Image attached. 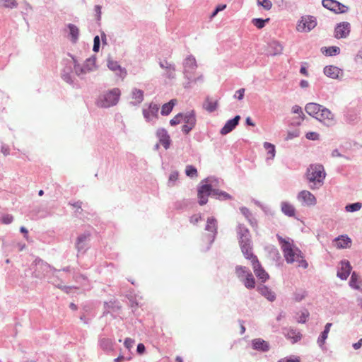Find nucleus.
<instances>
[{
	"label": "nucleus",
	"mask_w": 362,
	"mask_h": 362,
	"mask_svg": "<svg viewBox=\"0 0 362 362\" xmlns=\"http://www.w3.org/2000/svg\"><path fill=\"white\" fill-rule=\"evenodd\" d=\"M33 263L35 266L33 272L35 277L38 279L47 278L49 283L54 284L55 278H57L55 273L60 270L55 269L40 257H37Z\"/></svg>",
	"instance_id": "7ed1b4c3"
},
{
	"label": "nucleus",
	"mask_w": 362,
	"mask_h": 362,
	"mask_svg": "<svg viewBox=\"0 0 362 362\" xmlns=\"http://www.w3.org/2000/svg\"><path fill=\"white\" fill-rule=\"evenodd\" d=\"M284 47L278 41L274 40L268 45V54L271 56L279 55L282 53Z\"/></svg>",
	"instance_id": "b1692460"
},
{
	"label": "nucleus",
	"mask_w": 362,
	"mask_h": 362,
	"mask_svg": "<svg viewBox=\"0 0 362 362\" xmlns=\"http://www.w3.org/2000/svg\"><path fill=\"white\" fill-rule=\"evenodd\" d=\"M354 61L357 64H362V49L358 52L354 57Z\"/></svg>",
	"instance_id": "774afa93"
},
{
	"label": "nucleus",
	"mask_w": 362,
	"mask_h": 362,
	"mask_svg": "<svg viewBox=\"0 0 362 362\" xmlns=\"http://www.w3.org/2000/svg\"><path fill=\"white\" fill-rule=\"evenodd\" d=\"M240 211L247 220H248L250 218H251L252 216H253L252 214L249 210V209L245 206L240 207Z\"/></svg>",
	"instance_id": "13d9d810"
},
{
	"label": "nucleus",
	"mask_w": 362,
	"mask_h": 362,
	"mask_svg": "<svg viewBox=\"0 0 362 362\" xmlns=\"http://www.w3.org/2000/svg\"><path fill=\"white\" fill-rule=\"evenodd\" d=\"M252 346L253 349L262 352H267L270 349L269 344L261 338L253 339Z\"/></svg>",
	"instance_id": "4be33fe9"
},
{
	"label": "nucleus",
	"mask_w": 362,
	"mask_h": 362,
	"mask_svg": "<svg viewBox=\"0 0 362 362\" xmlns=\"http://www.w3.org/2000/svg\"><path fill=\"white\" fill-rule=\"evenodd\" d=\"M349 284L352 288L360 290L358 276L355 272H352Z\"/></svg>",
	"instance_id": "a19ab883"
},
{
	"label": "nucleus",
	"mask_w": 362,
	"mask_h": 362,
	"mask_svg": "<svg viewBox=\"0 0 362 362\" xmlns=\"http://www.w3.org/2000/svg\"><path fill=\"white\" fill-rule=\"evenodd\" d=\"M322 107V105L318 103H309L305 105V110L309 115L317 119Z\"/></svg>",
	"instance_id": "aec40b11"
},
{
	"label": "nucleus",
	"mask_w": 362,
	"mask_h": 362,
	"mask_svg": "<svg viewBox=\"0 0 362 362\" xmlns=\"http://www.w3.org/2000/svg\"><path fill=\"white\" fill-rule=\"evenodd\" d=\"M277 238L281 245V250L286 262L288 264L293 263L295 261V254H296V252L293 249L292 245L279 235H277Z\"/></svg>",
	"instance_id": "6e6552de"
},
{
	"label": "nucleus",
	"mask_w": 362,
	"mask_h": 362,
	"mask_svg": "<svg viewBox=\"0 0 362 362\" xmlns=\"http://www.w3.org/2000/svg\"><path fill=\"white\" fill-rule=\"evenodd\" d=\"M156 137L165 150H168L171 144L170 136L168 131L164 128H158L156 133Z\"/></svg>",
	"instance_id": "f8f14e48"
},
{
	"label": "nucleus",
	"mask_w": 362,
	"mask_h": 362,
	"mask_svg": "<svg viewBox=\"0 0 362 362\" xmlns=\"http://www.w3.org/2000/svg\"><path fill=\"white\" fill-rule=\"evenodd\" d=\"M100 40L98 35L94 37L93 51L98 52L100 49Z\"/></svg>",
	"instance_id": "052dcab7"
},
{
	"label": "nucleus",
	"mask_w": 362,
	"mask_h": 362,
	"mask_svg": "<svg viewBox=\"0 0 362 362\" xmlns=\"http://www.w3.org/2000/svg\"><path fill=\"white\" fill-rule=\"evenodd\" d=\"M341 265V269L337 271V276L341 280H346L351 271V264L349 261L342 260Z\"/></svg>",
	"instance_id": "f3484780"
},
{
	"label": "nucleus",
	"mask_w": 362,
	"mask_h": 362,
	"mask_svg": "<svg viewBox=\"0 0 362 362\" xmlns=\"http://www.w3.org/2000/svg\"><path fill=\"white\" fill-rule=\"evenodd\" d=\"M300 136V131L295 129L294 131L288 132L286 137V140H291Z\"/></svg>",
	"instance_id": "bf43d9fd"
},
{
	"label": "nucleus",
	"mask_w": 362,
	"mask_h": 362,
	"mask_svg": "<svg viewBox=\"0 0 362 362\" xmlns=\"http://www.w3.org/2000/svg\"><path fill=\"white\" fill-rule=\"evenodd\" d=\"M240 119V116L236 115L233 119L228 120L221 128L220 131L221 134L226 135L232 132L238 125Z\"/></svg>",
	"instance_id": "2eb2a0df"
},
{
	"label": "nucleus",
	"mask_w": 362,
	"mask_h": 362,
	"mask_svg": "<svg viewBox=\"0 0 362 362\" xmlns=\"http://www.w3.org/2000/svg\"><path fill=\"white\" fill-rule=\"evenodd\" d=\"M183 113L180 112L176 115L173 119L170 120V124L171 126H175L182 122Z\"/></svg>",
	"instance_id": "5fc2aeb1"
},
{
	"label": "nucleus",
	"mask_w": 362,
	"mask_h": 362,
	"mask_svg": "<svg viewBox=\"0 0 362 362\" xmlns=\"http://www.w3.org/2000/svg\"><path fill=\"white\" fill-rule=\"evenodd\" d=\"M56 287L60 288L62 291H64L66 293H69L72 289H76V287L74 286H63L59 283H57V280H54V284H52Z\"/></svg>",
	"instance_id": "3c124183"
},
{
	"label": "nucleus",
	"mask_w": 362,
	"mask_h": 362,
	"mask_svg": "<svg viewBox=\"0 0 362 362\" xmlns=\"http://www.w3.org/2000/svg\"><path fill=\"white\" fill-rule=\"evenodd\" d=\"M317 18L310 15H305L298 21L296 29L298 32L308 33L317 25Z\"/></svg>",
	"instance_id": "0eeeda50"
},
{
	"label": "nucleus",
	"mask_w": 362,
	"mask_h": 362,
	"mask_svg": "<svg viewBox=\"0 0 362 362\" xmlns=\"http://www.w3.org/2000/svg\"><path fill=\"white\" fill-rule=\"evenodd\" d=\"M237 238L240 247L252 246V236L249 229L243 223H238L237 228Z\"/></svg>",
	"instance_id": "423d86ee"
},
{
	"label": "nucleus",
	"mask_w": 362,
	"mask_h": 362,
	"mask_svg": "<svg viewBox=\"0 0 362 362\" xmlns=\"http://www.w3.org/2000/svg\"><path fill=\"white\" fill-rule=\"evenodd\" d=\"M264 148L267 150V154L269 157L267 158L273 159L275 156V146L271 143L269 142H264Z\"/></svg>",
	"instance_id": "37998d69"
},
{
	"label": "nucleus",
	"mask_w": 362,
	"mask_h": 362,
	"mask_svg": "<svg viewBox=\"0 0 362 362\" xmlns=\"http://www.w3.org/2000/svg\"><path fill=\"white\" fill-rule=\"evenodd\" d=\"M332 325V324L330 322L327 323L325 326L324 330L321 332L320 335L319 336L317 339V344L320 347H322V346L325 344Z\"/></svg>",
	"instance_id": "7c9ffc66"
},
{
	"label": "nucleus",
	"mask_w": 362,
	"mask_h": 362,
	"mask_svg": "<svg viewBox=\"0 0 362 362\" xmlns=\"http://www.w3.org/2000/svg\"><path fill=\"white\" fill-rule=\"evenodd\" d=\"M307 296V292L305 290L300 289V291H296L293 293L294 300L296 302H300Z\"/></svg>",
	"instance_id": "09e8293b"
},
{
	"label": "nucleus",
	"mask_w": 362,
	"mask_h": 362,
	"mask_svg": "<svg viewBox=\"0 0 362 362\" xmlns=\"http://www.w3.org/2000/svg\"><path fill=\"white\" fill-rule=\"evenodd\" d=\"M362 208V204L361 202H355L349 204L345 206V210L348 212H355L360 210Z\"/></svg>",
	"instance_id": "49530a36"
},
{
	"label": "nucleus",
	"mask_w": 362,
	"mask_h": 362,
	"mask_svg": "<svg viewBox=\"0 0 362 362\" xmlns=\"http://www.w3.org/2000/svg\"><path fill=\"white\" fill-rule=\"evenodd\" d=\"M269 18L263 19V18H253L252 20V24L259 29H261L264 27L266 22H268Z\"/></svg>",
	"instance_id": "de8ad7c7"
},
{
	"label": "nucleus",
	"mask_w": 362,
	"mask_h": 362,
	"mask_svg": "<svg viewBox=\"0 0 362 362\" xmlns=\"http://www.w3.org/2000/svg\"><path fill=\"white\" fill-rule=\"evenodd\" d=\"M351 32V24L349 22H341L334 28V37L337 39L346 38Z\"/></svg>",
	"instance_id": "9d476101"
},
{
	"label": "nucleus",
	"mask_w": 362,
	"mask_h": 362,
	"mask_svg": "<svg viewBox=\"0 0 362 362\" xmlns=\"http://www.w3.org/2000/svg\"><path fill=\"white\" fill-rule=\"evenodd\" d=\"M288 334L290 338L293 339V342H297L301 339V334L296 330L291 329Z\"/></svg>",
	"instance_id": "4d7b16f0"
},
{
	"label": "nucleus",
	"mask_w": 362,
	"mask_h": 362,
	"mask_svg": "<svg viewBox=\"0 0 362 362\" xmlns=\"http://www.w3.org/2000/svg\"><path fill=\"white\" fill-rule=\"evenodd\" d=\"M338 248H346L349 247L351 243V239L347 235H339L334 239Z\"/></svg>",
	"instance_id": "c756f323"
},
{
	"label": "nucleus",
	"mask_w": 362,
	"mask_h": 362,
	"mask_svg": "<svg viewBox=\"0 0 362 362\" xmlns=\"http://www.w3.org/2000/svg\"><path fill=\"white\" fill-rule=\"evenodd\" d=\"M258 6H262L265 10L269 11L272 7V3L270 0H257Z\"/></svg>",
	"instance_id": "864d4df0"
},
{
	"label": "nucleus",
	"mask_w": 362,
	"mask_h": 362,
	"mask_svg": "<svg viewBox=\"0 0 362 362\" xmlns=\"http://www.w3.org/2000/svg\"><path fill=\"white\" fill-rule=\"evenodd\" d=\"M349 11V7L338 1L337 8L334 9L335 13H345Z\"/></svg>",
	"instance_id": "603ef678"
},
{
	"label": "nucleus",
	"mask_w": 362,
	"mask_h": 362,
	"mask_svg": "<svg viewBox=\"0 0 362 362\" xmlns=\"http://www.w3.org/2000/svg\"><path fill=\"white\" fill-rule=\"evenodd\" d=\"M319 134L315 132H308L305 135L306 139L313 141L319 139Z\"/></svg>",
	"instance_id": "69168bd1"
},
{
	"label": "nucleus",
	"mask_w": 362,
	"mask_h": 362,
	"mask_svg": "<svg viewBox=\"0 0 362 362\" xmlns=\"http://www.w3.org/2000/svg\"><path fill=\"white\" fill-rule=\"evenodd\" d=\"M205 230L213 233L211 242H214L218 233L217 220L214 217L211 216L207 218Z\"/></svg>",
	"instance_id": "393cba45"
},
{
	"label": "nucleus",
	"mask_w": 362,
	"mask_h": 362,
	"mask_svg": "<svg viewBox=\"0 0 362 362\" xmlns=\"http://www.w3.org/2000/svg\"><path fill=\"white\" fill-rule=\"evenodd\" d=\"M217 101H211L209 97L206 98L204 108L209 112H214L217 108Z\"/></svg>",
	"instance_id": "58836bf2"
},
{
	"label": "nucleus",
	"mask_w": 362,
	"mask_h": 362,
	"mask_svg": "<svg viewBox=\"0 0 362 362\" xmlns=\"http://www.w3.org/2000/svg\"><path fill=\"white\" fill-rule=\"evenodd\" d=\"M325 176L324 167L321 164L310 165L305 173L311 189H319L323 185Z\"/></svg>",
	"instance_id": "f03ea898"
},
{
	"label": "nucleus",
	"mask_w": 362,
	"mask_h": 362,
	"mask_svg": "<svg viewBox=\"0 0 362 362\" xmlns=\"http://www.w3.org/2000/svg\"><path fill=\"white\" fill-rule=\"evenodd\" d=\"M250 272V270L247 267L241 265H237L235 269V274L241 281Z\"/></svg>",
	"instance_id": "c9c22d12"
},
{
	"label": "nucleus",
	"mask_w": 362,
	"mask_h": 362,
	"mask_svg": "<svg viewBox=\"0 0 362 362\" xmlns=\"http://www.w3.org/2000/svg\"><path fill=\"white\" fill-rule=\"evenodd\" d=\"M185 173L187 176L190 177L197 176V170L196 168L191 165H188L186 166Z\"/></svg>",
	"instance_id": "8fccbe9b"
},
{
	"label": "nucleus",
	"mask_w": 362,
	"mask_h": 362,
	"mask_svg": "<svg viewBox=\"0 0 362 362\" xmlns=\"http://www.w3.org/2000/svg\"><path fill=\"white\" fill-rule=\"evenodd\" d=\"M159 66L160 68L165 69L166 70H175V64L169 63L166 60L160 61L159 62Z\"/></svg>",
	"instance_id": "6e6d98bb"
},
{
	"label": "nucleus",
	"mask_w": 362,
	"mask_h": 362,
	"mask_svg": "<svg viewBox=\"0 0 362 362\" xmlns=\"http://www.w3.org/2000/svg\"><path fill=\"white\" fill-rule=\"evenodd\" d=\"M226 5H225V4H219V5H218V6L215 8V9L214 10V11L211 13L210 18H214V17L217 15V13H218V12H220V11H221L224 10V9L226 8Z\"/></svg>",
	"instance_id": "0e129e2a"
},
{
	"label": "nucleus",
	"mask_w": 362,
	"mask_h": 362,
	"mask_svg": "<svg viewBox=\"0 0 362 362\" xmlns=\"http://www.w3.org/2000/svg\"><path fill=\"white\" fill-rule=\"evenodd\" d=\"M182 122H185V124L195 127L197 119L194 111L191 110L186 113H183Z\"/></svg>",
	"instance_id": "cd10ccee"
},
{
	"label": "nucleus",
	"mask_w": 362,
	"mask_h": 362,
	"mask_svg": "<svg viewBox=\"0 0 362 362\" xmlns=\"http://www.w3.org/2000/svg\"><path fill=\"white\" fill-rule=\"evenodd\" d=\"M297 199L303 205L315 206L317 203L315 197L307 190L300 191L298 194Z\"/></svg>",
	"instance_id": "9b49d317"
},
{
	"label": "nucleus",
	"mask_w": 362,
	"mask_h": 362,
	"mask_svg": "<svg viewBox=\"0 0 362 362\" xmlns=\"http://www.w3.org/2000/svg\"><path fill=\"white\" fill-rule=\"evenodd\" d=\"M240 250L244 257L251 262L252 266L257 263L259 260L257 257L253 253V245L248 247L243 246L240 247Z\"/></svg>",
	"instance_id": "5701e85b"
},
{
	"label": "nucleus",
	"mask_w": 362,
	"mask_h": 362,
	"mask_svg": "<svg viewBox=\"0 0 362 362\" xmlns=\"http://www.w3.org/2000/svg\"><path fill=\"white\" fill-rule=\"evenodd\" d=\"M18 6V4L16 0H0V7L13 9Z\"/></svg>",
	"instance_id": "79ce46f5"
},
{
	"label": "nucleus",
	"mask_w": 362,
	"mask_h": 362,
	"mask_svg": "<svg viewBox=\"0 0 362 362\" xmlns=\"http://www.w3.org/2000/svg\"><path fill=\"white\" fill-rule=\"evenodd\" d=\"M120 90L118 88H112L100 95L96 102L100 107L107 108L117 105L120 97Z\"/></svg>",
	"instance_id": "39448f33"
},
{
	"label": "nucleus",
	"mask_w": 362,
	"mask_h": 362,
	"mask_svg": "<svg viewBox=\"0 0 362 362\" xmlns=\"http://www.w3.org/2000/svg\"><path fill=\"white\" fill-rule=\"evenodd\" d=\"M159 110V106L155 103H150L148 109H143V115L147 122L151 119V117H157Z\"/></svg>",
	"instance_id": "6ab92c4d"
},
{
	"label": "nucleus",
	"mask_w": 362,
	"mask_h": 362,
	"mask_svg": "<svg viewBox=\"0 0 362 362\" xmlns=\"http://www.w3.org/2000/svg\"><path fill=\"white\" fill-rule=\"evenodd\" d=\"M281 210L284 215L288 217L295 216V207L288 202H282L281 203Z\"/></svg>",
	"instance_id": "a878e982"
},
{
	"label": "nucleus",
	"mask_w": 362,
	"mask_h": 362,
	"mask_svg": "<svg viewBox=\"0 0 362 362\" xmlns=\"http://www.w3.org/2000/svg\"><path fill=\"white\" fill-rule=\"evenodd\" d=\"M324 74L329 78L337 79L339 77V74L342 76V69L333 65L326 66L323 70Z\"/></svg>",
	"instance_id": "412c9836"
},
{
	"label": "nucleus",
	"mask_w": 362,
	"mask_h": 362,
	"mask_svg": "<svg viewBox=\"0 0 362 362\" xmlns=\"http://www.w3.org/2000/svg\"><path fill=\"white\" fill-rule=\"evenodd\" d=\"M321 51L327 56H335L340 53V48L337 46H331L329 47H322Z\"/></svg>",
	"instance_id": "4c0bfd02"
},
{
	"label": "nucleus",
	"mask_w": 362,
	"mask_h": 362,
	"mask_svg": "<svg viewBox=\"0 0 362 362\" xmlns=\"http://www.w3.org/2000/svg\"><path fill=\"white\" fill-rule=\"evenodd\" d=\"M176 103V99H172L168 103L163 105L160 112L161 115L165 116L168 115L172 112L173 107L175 106Z\"/></svg>",
	"instance_id": "72a5a7b5"
},
{
	"label": "nucleus",
	"mask_w": 362,
	"mask_h": 362,
	"mask_svg": "<svg viewBox=\"0 0 362 362\" xmlns=\"http://www.w3.org/2000/svg\"><path fill=\"white\" fill-rule=\"evenodd\" d=\"M183 65V74L187 82L185 83L184 87L188 88L191 86L192 83L198 81H203V76L200 74L197 77L194 76L195 70L197 68V61L193 55L187 57L182 63Z\"/></svg>",
	"instance_id": "20e7f679"
},
{
	"label": "nucleus",
	"mask_w": 362,
	"mask_h": 362,
	"mask_svg": "<svg viewBox=\"0 0 362 362\" xmlns=\"http://www.w3.org/2000/svg\"><path fill=\"white\" fill-rule=\"evenodd\" d=\"M242 282L247 289H252L255 287V279L251 272L242 279Z\"/></svg>",
	"instance_id": "f704fd0d"
},
{
	"label": "nucleus",
	"mask_w": 362,
	"mask_h": 362,
	"mask_svg": "<svg viewBox=\"0 0 362 362\" xmlns=\"http://www.w3.org/2000/svg\"><path fill=\"white\" fill-rule=\"evenodd\" d=\"M73 68L71 65L66 66L62 71V78L69 84L74 83V77L71 74Z\"/></svg>",
	"instance_id": "c85d7f7f"
},
{
	"label": "nucleus",
	"mask_w": 362,
	"mask_h": 362,
	"mask_svg": "<svg viewBox=\"0 0 362 362\" xmlns=\"http://www.w3.org/2000/svg\"><path fill=\"white\" fill-rule=\"evenodd\" d=\"M317 120L325 122L327 125H332L334 123V115L329 109L322 106Z\"/></svg>",
	"instance_id": "4468645a"
},
{
	"label": "nucleus",
	"mask_w": 362,
	"mask_h": 362,
	"mask_svg": "<svg viewBox=\"0 0 362 362\" xmlns=\"http://www.w3.org/2000/svg\"><path fill=\"white\" fill-rule=\"evenodd\" d=\"M132 97L133 99L136 100V102H132V103L134 105L140 104L144 100V91L134 88L132 92Z\"/></svg>",
	"instance_id": "e433bc0d"
},
{
	"label": "nucleus",
	"mask_w": 362,
	"mask_h": 362,
	"mask_svg": "<svg viewBox=\"0 0 362 362\" xmlns=\"http://www.w3.org/2000/svg\"><path fill=\"white\" fill-rule=\"evenodd\" d=\"M69 33V36L70 37V40L72 43H76L78 40L79 37V29L78 28L72 23H69L66 25Z\"/></svg>",
	"instance_id": "bb28decb"
},
{
	"label": "nucleus",
	"mask_w": 362,
	"mask_h": 362,
	"mask_svg": "<svg viewBox=\"0 0 362 362\" xmlns=\"http://www.w3.org/2000/svg\"><path fill=\"white\" fill-rule=\"evenodd\" d=\"M257 290L262 296L270 302H273L276 300V293L268 286L261 284L258 285Z\"/></svg>",
	"instance_id": "a211bd4d"
},
{
	"label": "nucleus",
	"mask_w": 362,
	"mask_h": 362,
	"mask_svg": "<svg viewBox=\"0 0 362 362\" xmlns=\"http://www.w3.org/2000/svg\"><path fill=\"white\" fill-rule=\"evenodd\" d=\"M107 67L113 71H119V76L122 77L127 74L125 69H122L117 61L108 59Z\"/></svg>",
	"instance_id": "2f4dec72"
},
{
	"label": "nucleus",
	"mask_w": 362,
	"mask_h": 362,
	"mask_svg": "<svg viewBox=\"0 0 362 362\" xmlns=\"http://www.w3.org/2000/svg\"><path fill=\"white\" fill-rule=\"evenodd\" d=\"M74 61V69L77 76L79 77H81L83 74H85L87 73L86 71L84 66H81L80 64L77 62L76 59L73 57Z\"/></svg>",
	"instance_id": "c03bdc74"
},
{
	"label": "nucleus",
	"mask_w": 362,
	"mask_h": 362,
	"mask_svg": "<svg viewBox=\"0 0 362 362\" xmlns=\"http://www.w3.org/2000/svg\"><path fill=\"white\" fill-rule=\"evenodd\" d=\"M292 112L294 114H298V117L296 118V121L292 122L293 124L300 125L301 122L303 121L305 118V115L303 112L301 107L296 105L292 107Z\"/></svg>",
	"instance_id": "473e14b6"
},
{
	"label": "nucleus",
	"mask_w": 362,
	"mask_h": 362,
	"mask_svg": "<svg viewBox=\"0 0 362 362\" xmlns=\"http://www.w3.org/2000/svg\"><path fill=\"white\" fill-rule=\"evenodd\" d=\"M209 196L221 201L232 199L230 194L218 189L212 188L210 184H204L198 187L197 197L199 205L203 206L206 204Z\"/></svg>",
	"instance_id": "f257e3e1"
},
{
	"label": "nucleus",
	"mask_w": 362,
	"mask_h": 362,
	"mask_svg": "<svg viewBox=\"0 0 362 362\" xmlns=\"http://www.w3.org/2000/svg\"><path fill=\"white\" fill-rule=\"evenodd\" d=\"M115 303V302H113V301L105 302L104 303L105 311L103 313L105 315V314H107L108 313H110V310L114 308Z\"/></svg>",
	"instance_id": "e2e57ef3"
},
{
	"label": "nucleus",
	"mask_w": 362,
	"mask_h": 362,
	"mask_svg": "<svg viewBox=\"0 0 362 362\" xmlns=\"http://www.w3.org/2000/svg\"><path fill=\"white\" fill-rule=\"evenodd\" d=\"M13 221V216L11 214H5L2 216V222L5 224H9Z\"/></svg>",
	"instance_id": "338daca9"
},
{
	"label": "nucleus",
	"mask_w": 362,
	"mask_h": 362,
	"mask_svg": "<svg viewBox=\"0 0 362 362\" xmlns=\"http://www.w3.org/2000/svg\"><path fill=\"white\" fill-rule=\"evenodd\" d=\"M90 235L91 234L90 232H85L77 237L75 243V248L78 253H86L87 250L89 248Z\"/></svg>",
	"instance_id": "1a4fd4ad"
},
{
	"label": "nucleus",
	"mask_w": 362,
	"mask_h": 362,
	"mask_svg": "<svg viewBox=\"0 0 362 362\" xmlns=\"http://www.w3.org/2000/svg\"><path fill=\"white\" fill-rule=\"evenodd\" d=\"M95 57L93 56L85 61L83 66L87 72L94 70L95 67Z\"/></svg>",
	"instance_id": "ea45409f"
},
{
	"label": "nucleus",
	"mask_w": 362,
	"mask_h": 362,
	"mask_svg": "<svg viewBox=\"0 0 362 362\" xmlns=\"http://www.w3.org/2000/svg\"><path fill=\"white\" fill-rule=\"evenodd\" d=\"M115 341L113 339L105 337L100 335L98 339V345L100 348L107 354H109L115 349Z\"/></svg>",
	"instance_id": "ddd939ff"
},
{
	"label": "nucleus",
	"mask_w": 362,
	"mask_h": 362,
	"mask_svg": "<svg viewBox=\"0 0 362 362\" xmlns=\"http://www.w3.org/2000/svg\"><path fill=\"white\" fill-rule=\"evenodd\" d=\"M252 268H253V271H254L255 276L262 283H264L265 281H267L269 279V275L264 269V268L262 267V265L259 261L257 262V263H255V264L252 265Z\"/></svg>",
	"instance_id": "dca6fc26"
},
{
	"label": "nucleus",
	"mask_w": 362,
	"mask_h": 362,
	"mask_svg": "<svg viewBox=\"0 0 362 362\" xmlns=\"http://www.w3.org/2000/svg\"><path fill=\"white\" fill-rule=\"evenodd\" d=\"M309 317V313L308 310H305L300 315V316L299 317V318L298 319V323H305L308 318Z\"/></svg>",
	"instance_id": "680f3d73"
},
{
	"label": "nucleus",
	"mask_w": 362,
	"mask_h": 362,
	"mask_svg": "<svg viewBox=\"0 0 362 362\" xmlns=\"http://www.w3.org/2000/svg\"><path fill=\"white\" fill-rule=\"evenodd\" d=\"M337 3H338V1H336V0H322V6L325 8H326L333 12H334V9L337 8Z\"/></svg>",
	"instance_id": "a18cd8bd"
}]
</instances>
